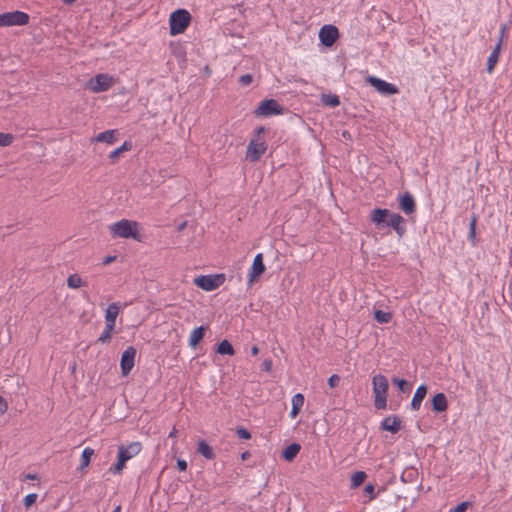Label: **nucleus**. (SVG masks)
Returning a JSON list of instances; mask_svg holds the SVG:
<instances>
[{
    "instance_id": "obj_1",
    "label": "nucleus",
    "mask_w": 512,
    "mask_h": 512,
    "mask_svg": "<svg viewBox=\"0 0 512 512\" xmlns=\"http://www.w3.org/2000/svg\"><path fill=\"white\" fill-rule=\"evenodd\" d=\"M370 221L378 228H392L399 238L406 233V220L399 213L391 212L386 208H375L370 213Z\"/></svg>"
},
{
    "instance_id": "obj_2",
    "label": "nucleus",
    "mask_w": 512,
    "mask_h": 512,
    "mask_svg": "<svg viewBox=\"0 0 512 512\" xmlns=\"http://www.w3.org/2000/svg\"><path fill=\"white\" fill-rule=\"evenodd\" d=\"M112 238H132L140 241L138 232V223L127 219H122L109 226Z\"/></svg>"
},
{
    "instance_id": "obj_3",
    "label": "nucleus",
    "mask_w": 512,
    "mask_h": 512,
    "mask_svg": "<svg viewBox=\"0 0 512 512\" xmlns=\"http://www.w3.org/2000/svg\"><path fill=\"white\" fill-rule=\"evenodd\" d=\"M142 445L140 442H131L129 445H120L118 447L117 462L110 467L109 471L113 474H120L125 468L126 462L141 452Z\"/></svg>"
},
{
    "instance_id": "obj_4",
    "label": "nucleus",
    "mask_w": 512,
    "mask_h": 512,
    "mask_svg": "<svg viewBox=\"0 0 512 512\" xmlns=\"http://www.w3.org/2000/svg\"><path fill=\"white\" fill-rule=\"evenodd\" d=\"M374 406L376 409H385L387 406V392L389 383L387 378L382 374H377L372 378Z\"/></svg>"
},
{
    "instance_id": "obj_5",
    "label": "nucleus",
    "mask_w": 512,
    "mask_h": 512,
    "mask_svg": "<svg viewBox=\"0 0 512 512\" xmlns=\"http://www.w3.org/2000/svg\"><path fill=\"white\" fill-rule=\"evenodd\" d=\"M191 22V15L185 9H178L171 13L169 18L170 34L172 36L182 34Z\"/></svg>"
},
{
    "instance_id": "obj_6",
    "label": "nucleus",
    "mask_w": 512,
    "mask_h": 512,
    "mask_svg": "<svg viewBox=\"0 0 512 512\" xmlns=\"http://www.w3.org/2000/svg\"><path fill=\"white\" fill-rule=\"evenodd\" d=\"M115 83L113 76L106 73H99L92 77L87 84L88 89L93 93L108 91Z\"/></svg>"
},
{
    "instance_id": "obj_7",
    "label": "nucleus",
    "mask_w": 512,
    "mask_h": 512,
    "mask_svg": "<svg viewBox=\"0 0 512 512\" xmlns=\"http://www.w3.org/2000/svg\"><path fill=\"white\" fill-rule=\"evenodd\" d=\"M284 108L275 99H266L259 103L258 107L254 110L255 117H269L273 115H280Z\"/></svg>"
},
{
    "instance_id": "obj_8",
    "label": "nucleus",
    "mask_w": 512,
    "mask_h": 512,
    "mask_svg": "<svg viewBox=\"0 0 512 512\" xmlns=\"http://www.w3.org/2000/svg\"><path fill=\"white\" fill-rule=\"evenodd\" d=\"M29 15L22 11H12L0 14V27L24 26L29 23Z\"/></svg>"
},
{
    "instance_id": "obj_9",
    "label": "nucleus",
    "mask_w": 512,
    "mask_h": 512,
    "mask_svg": "<svg viewBox=\"0 0 512 512\" xmlns=\"http://www.w3.org/2000/svg\"><path fill=\"white\" fill-rule=\"evenodd\" d=\"M225 282L224 274L201 275L195 278L194 284L205 291H213Z\"/></svg>"
},
{
    "instance_id": "obj_10",
    "label": "nucleus",
    "mask_w": 512,
    "mask_h": 512,
    "mask_svg": "<svg viewBox=\"0 0 512 512\" xmlns=\"http://www.w3.org/2000/svg\"><path fill=\"white\" fill-rule=\"evenodd\" d=\"M267 150V144L263 138H251L247 149L246 158L252 162H258Z\"/></svg>"
},
{
    "instance_id": "obj_11",
    "label": "nucleus",
    "mask_w": 512,
    "mask_h": 512,
    "mask_svg": "<svg viewBox=\"0 0 512 512\" xmlns=\"http://www.w3.org/2000/svg\"><path fill=\"white\" fill-rule=\"evenodd\" d=\"M366 81L382 95L390 96L399 92L397 86L375 76H368Z\"/></svg>"
},
{
    "instance_id": "obj_12",
    "label": "nucleus",
    "mask_w": 512,
    "mask_h": 512,
    "mask_svg": "<svg viewBox=\"0 0 512 512\" xmlns=\"http://www.w3.org/2000/svg\"><path fill=\"white\" fill-rule=\"evenodd\" d=\"M136 349L133 346L127 347L121 355L120 368L123 376H127L134 367Z\"/></svg>"
},
{
    "instance_id": "obj_13",
    "label": "nucleus",
    "mask_w": 512,
    "mask_h": 512,
    "mask_svg": "<svg viewBox=\"0 0 512 512\" xmlns=\"http://www.w3.org/2000/svg\"><path fill=\"white\" fill-rule=\"evenodd\" d=\"M338 37L339 31L334 25H324L319 31L320 42L326 47H331Z\"/></svg>"
},
{
    "instance_id": "obj_14",
    "label": "nucleus",
    "mask_w": 512,
    "mask_h": 512,
    "mask_svg": "<svg viewBox=\"0 0 512 512\" xmlns=\"http://www.w3.org/2000/svg\"><path fill=\"white\" fill-rule=\"evenodd\" d=\"M398 205H399V209L405 215L414 214L417 209L416 201H415L413 195L408 191H406L403 194H400L398 196Z\"/></svg>"
},
{
    "instance_id": "obj_15",
    "label": "nucleus",
    "mask_w": 512,
    "mask_h": 512,
    "mask_svg": "<svg viewBox=\"0 0 512 512\" xmlns=\"http://www.w3.org/2000/svg\"><path fill=\"white\" fill-rule=\"evenodd\" d=\"M505 32H506V25H502L498 42H497L496 46L494 47L493 51L491 52V54L489 55L488 60H487V71L488 72H492L498 62Z\"/></svg>"
},
{
    "instance_id": "obj_16",
    "label": "nucleus",
    "mask_w": 512,
    "mask_h": 512,
    "mask_svg": "<svg viewBox=\"0 0 512 512\" xmlns=\"http://www.w3.org/2000/svg\"><path fill=\"white\" fill-rule=\"evenodd\" d=\"M266 270L263 262V254L258 253L253 260L252 267L248 273L249 282L252 283L255 279L261 276Z\"/></svg>"
},
{
    "instance_id": "obj_17",
    "label": "nucleus",
    "mask_w": 512,
    "mask_h": 512,
    "mask_svg": "<svg viewBox=\"0 0 512 512\" xmlns=\"http://www.w3.org/2000/svg\"><path fill=\"white\" fill-rule=\"evenodd\" d=\"M380 429L383 431L391 432L392 434L398 433L401 429L400 418L396 415L387 416L382 420Z\"/></svg>"
},
{
    "instance_id": "obj_18",
    "label": "nucleus",
    "mask_w": 512,
    "mask_h": 512,
    "mask_svg": "<svg viewBox=\"0 0 512 512\" xmlns=\"http://www.w3.org/2000/svg\"><path fill=\"white\" fill-rule=\"evenodd\" d=\"M118 134L119 132L116 129L106 130L93 137L91 142H103L112 145L117 141Z\"/></svg>"
},
{
    "instance_id": "obj_19",
    "label": "nucleus",
    "mask_w": 512,
    "mask_h": 512,
    "mask_svg": "<svg viewBox=\"0 0 512 512\" xmlns=\"http://www.w3.org/2000/svg\"><path fill=\"white\" fill-rule=\"evenodd\" d=\"M427 392H428V388L424 384L420 385L416 389L414 396L412 398L411 404H410L412 410L417 411L420 409L421 403L424 400V398L426 397Z\"/></svg>"
},
{
    "instance_id": "obj_20",
    "label": "nucleus",
    "mask_w": 512,
    "mask_h": 512,
    "mask_svg": "<svg viewBox=\"0 0 512 512\" xmlns=\"http://www.w3.org/2000/svg\"><path fill=\"white\" fill-rule=\"evenodd\" d=\"M432 410L436 413H441L447 410L448 402L446 395L442 392L437 393L432 398Z\"/></svg>"
},
{
    "instance_id": "obj_21",
    "label": "nucleus",
    "mask_w": 512,
    "mask_h": 512,
    "mask_svg": "<svg viewBox=\"0 0 512 512\" xmlns=\"http://www.w3.org/2000/svg\"><path fill=\"white\" fill-rule=\"evenodd\" d=\"M206 327L205 326H199L195 328L189 337V346L192 348H196L197 345L203 340L205 336Z\"/></svg>"
},
{
    "instance_id": "obj_22",
    "label": "nucleus",
    "mask_w": 512,
    "mask_h": 512,
    "mask_svg": "<svg viewBox=\"0 0 512 512\" xmlns=\"http://www.w3.org/2000/svg\"><path fill=\"white\" fill-rule=\"evenodd\" d=\"M197 452L208 460H213L216 457L213 448L203 439L198 441Z\"/></svg>"
},
{
    "instance_id": "obj_23",
    "label": "nucleus",
    "mask_w": 512,
    "mask_h": 512,
    "mask_svg": "<svg viewBox=\"0 0 512 512\" xmlns=\"http://www.w3.org/2000/svg\"><path fill=\"white\" fill-rule=\"evenodd\" d=\"M120 312V307L117 303L109 304L105 313V323L115 326L116 318Z\"/></svg>"
},
{
    "instance_id": "obj_24",
    "label": "nucleus",
    "mask_w": 512,
    "mask_h": 512,
    "mask_svg": "<svg viewBox=\"0 0 512 512\" xmlns=\"http://www.w3.org/2000/svg\"><path fill=\"white\" fill-rule=\"evenodd\" d=\"M301 450V446L300 444L298 443H292L290 445H288L282 452V457L286 460V461H292L296 458V456L298 455V453L300 452Z\"/></svg>"
},
{
    "instance_id": "obj_25",
    "label": "nucleus",
    "mask_w": 512,
    "mask_h": 512,
    "mask_svg": "<svg viewBox=\"0 0 512 512\" xmlns=\"http://www.w3.org/2000/svg\"><path fill=\"white\" fill-rule=\"evenodd\" d=\"M132 148V143L129 141H125L119 148L111 151L109 153V159L112 164H115L118 162L120 155L123 152L129 151Z\"/></svg>"
},
{
    "instance_id": "obj_26",
    "label": "nucleus",
    "mask_w": 512,
    "mask_h": 512,
    "mask_svg": "<svg viewBox=\"0 0 512 512\" xmlns=\"http://www.w3.org/2000/svg\"><path fill=\"white\" fill-rule=\"evenodd\" d=\"M321 101L325 106L335 108L340 105V98L336 94H322Z\"/></svg>"
},
{
    "instance_id": "obj_27",
    "label": "nucleus",
    "mask_w": 512,
    "mask_h": 512,
    "mask_svg": "<svg viewBox=\"0 0 512 512\" xmlns=\"http://www.w3.org/2000/svg\"><path fill=\"white\" fill-rule=\"evenodd\" d=\"M217 353L221 354V355H229V356H232L235 354V350L232 346V344L224 339L222 340L218 346H217Z\"/></svg>"
},
{
    "instance_id": "obj_28",
    "label": "nucleus",
    "mask_w": 512,
    "mask_h": 512,
    "mask_svg": "<svg viewBox=\"0 0 512 512\" xmlns=\"http://www.w3.org/2000/svg\"><path fill=\"white\" fill-rule=\"evenodd\" d=\"M417 476H418V471L415 468L411 467V468L405 469L402 472L400 479L404 483H413L416 481Z\"/></svg>"
},
{
    "instance_id": "obj_29",
    "label": "nucleus",
    "mask_w": 512,
    "mask_h": 512,
    "mask_svg": "<svg viewBox=\"0 0 512 512\" xmlns=\"http://www.w3.org/2000/svg\"><path fill=\"white\" fill-rule=\"evenodd\" d=\"M93 455H94V450L92 448H90V447L84 448V450L82 451V454H81V459H80V462H81L80 466H79L80 470L89 466L91 457Z\"/></svg>"
},
{
    "instance_id": "obj_30",
    "label": "nucleus",
    "mask_w": 512,
    "mask_h": 512,
    "mask_svg": "<svg viewBox=\"0 0 512 512\" xmlns=\"http://www.w3.org/2000/svg\"><path fill=\"white\" fill-rule=\"evenodd\" d=\"M114 328H115L114 325L106 324L105 323V329L101 333L99 338L97 339V342L102 343V344L108 343L111 340V338H112V334H113Z\"/></svg>"
},
{
    "instance_id": "obj_31",
    "label": "nucleus",
    "mask_w": 512,
    "mask_h": 512,
    "mask_svg": "<svg viewBox=\"0 0 512 512\" xmlns=\"http://www.w3.org/2000/svg\"><path fill=\"white\" fill-rule=\"evenodd\" d=\"M392 383L396 385L400 392L408 393L411 390L412 385L405 379L393 377Z\"/></svg>"
},
{
    "instance_id": "obj_32",
    "label": "nucleus",
    "mask_w": 512,
    "mask_h": 512,
    "mask_svg": "<svg viewBox=\"0 0 512 512\" xmlns=\"http://www.w3.org/2000/svg\"><path fill=\"white\" fill-rule=\"evenodd\" d=\"M367 474L364 471H357L351 477V487L358 488L366 480Z\"/></svg>"
},
{
    "instance_id": "obj_33",
    "label": "nucleus",
    "mask_w": 512,
    "mask_h": 512,
    "mask_svg": "<svg viewBox=\"0 0 512 512\" xmlns=\"http://www.w3.org/2000/svg\"><path fill=\"white\" fill-rule=\"evenodd\" d=\"M374 319L381 324H387L391 321L392 314L390 312H384L382 310H375Z\"/></svg>"
},
{
    "instance_id": "obj_34",
    "label": "nucleus",
    "mask_w": 512,
    "mask_h": 512,
    "mask_svg": "<svg viewBox=\"0 0 512 512\" xmlns=\"http://www.w3.org/2000/svg\"><path fill=\"white\" fill-rule=\"evenodd\" d=\"M83 285L82 278L78 274H72L67 279V286L71 289H77Z\"/></svg>"
},
{
    "instance_id": "obj_35",
    "label": "nucleus",
    "mask_w": 512,
    "mask_h": 512,
    "mask_svg": "<svg viewBox=\"0 0 512 512\" xmlns=\"http://www.w3.org/2000/svg\"><path fill=\"white\" fill-rule=\"evenodd\" d=\"M476 222H477V218L474 215L469 224V235H468V237L471 240L473 245L476 244Z\"/></svg>"
},
{
    "instance_id": "obj_36",
    "label": "nucleus",
    "mask_w": 512,
    "mask_h": 512,
    "mask_svg": "<svg viewBox=\"0 0 512 512\" xmlns=\"http://www.w3.org/2000/svg\"><path fill=\"white\" fill-rule=\"evenodd\" d=\"M14 136L10 133L0 132V147H6L12 144Z\"/></svg>"
},
{
    "instance_id": "obj_37",
    "label": "nucleus",
    "mask_w": 512,
    "mask_h": 512,
    "mask_svg": "<svg viewBox=\"0 0 512 512\" xmlns=\"http://www.w3.org/2000/svg\"><path fill=\"white\" fill-rule=\"evenodd\" d=\"M304 396L301 393H297L292 397V407L301 410L304 405Z\"/></svg>"
},
{
    "instance_id": "obj_38",
    "label": "nucleus",
    "mask_w": 512,
    "mask_h": 512,
    "mask_svg": "<svg viewBox=\"0 0 512 512\" xmlns=\"http://www.w3.org/2000/svg\"><path fill=\"white\" fill-rule=\"evenodd\" d=\"M236 434L240 439L249 440L251 438V433L244 427H238L236 429Z\"/></svg>"
},
{
    "instance_id": "obj_39",
    "label": "nucleus",
    "mask_w": 512,
    "mask_h": 512,
    "mask_svg": "<svg viewBox=\"0 0 512 512\" xmlns=\"http://www.w3.org/2000/svg\"><path fill=\"white\" fill-rule=\"evenodd\" d=\"M364 492L369 495L370 500H373L377 497V494L375 493V486L372 483H368L365 486Z\"/></svg>"
},
{
    "instance_id": "obj_40",
    "label": "nucleus",
    "mask_w": 512,
    "mask_h": 512,
    "mask_svg": "<svg viewBox=\"0 0 512 512\" xmlns=\"http://www.w3.org/2000/svg\"><path fill=\"white\" fill-rule=\"evenodd\" d=\"M253 77L251 74H244L239 77L238 82L241 86H248L252 83Z\"/></svg>"
},
{
    "instance_id": "obj_41",
    "label": "nucleus",
    "mask_w": 512,
    "mask_h": 512,
    "mask_svg": "<svg viewBox=\"0 0 512 512\" xmlns=\"http://www.w3.org/2000/svg\"><path fill=\"white\" fill-rule=\"evenodd\" d=\"M37 494L36 493H30L28 495L25 496L24 498V505L25 507H30L31 505H33L36 500H37Z\"/></svg>"
},
{
    "instance_id": "obj_42",
    "label": "nucleus",
    "mask_w": 512,
    "mask_h": 512,
    "mask_svg": "<svg viewBox=\"0 0 512 512\" xmlns=\"http://www.w3.org/2000/svg\"><path fill=\"white\" fill-rule=\"evenodd\" d=\"M469 505L470 503L467 501L461 502L455 508L451 509L449 512H466Z\"/></svg>"
},
{
    "instance_id": "obj_43",
    "label": "nucleus",
    "mask_w": 512,
    "mask_h": 512,
    "mask_svg": "<svg viewBox=\"0 0 512 512\" xmlns=\"http://www.w3.org/2000/svg\"><path fill=\"white\" fill-rule=\"evenodd\" d=\"M340 382V377L337 374H333L328 379V385L330 388H335Z\"/></svg>"
},
{
    "instance_id": "obj_44",
    "label": "nucleus",
    "mask_w": 512,
    "mask_h": 512,
    "mask_svg": "<svg viewBox=\"0 0 512 512\" xmlns=\"http://www.w3.org/2000/svg\"><path fill=\"white\" fill-rule=\"evenodd\" d=\"M273 362L271 359H265L261 364V370L269 372L272 369Z\"/></svg>"
},
{
    "instance_id": "obj_45",
    "label": "nucleus",
    "mask_w": 512,
    "mask_h": 512,
    "mask_svg": "<svg viewBox=\"0 0 512 512\" xmlns=\"http://www.w3.org/2000/svg\"><path fill=\"white\" fill-rule=\"evenodd\" d=\"M265 127L264 126H258L255 130H254V134H253V137L252 138H262V134L265 132Z\"/></svg>"
},
{
    "instance_id": "obj_46",
    "label": "nucleus",
    "mask_w": 512,
    "mask_h": 512,
    "mask_svg": "<svg viewBox=\"0 0 512 512\" xmlns=\"http://www.w3.org/2000/svg\"><path fill=\"white\" fill-rule=\"evenodd\" d=\"M8 405L6 400L0 396V415L7 411Z\"/></svg>"
},
{
    "instance_id": "obj_47",
    "label": "nucleus",
    "mask_w": 512,
    "mask_h": 512,
    "mask_svg": "<svg viewBox=\"0 0 512 512\" xmlns=\"http://www.w3.org/2000/svg\"><path fill=\"white\" fill-rule=\"evenodd\" d=\"M177 468L180 471H186L187 470V462L184 459H177Z\"/></svg>"
},
{
    "instance_id": "obj_48",
    "label": "nucleus",
    "mask_w": 512,
    "mask_h": 512,
    "mask_svg": "<svg viewBox=\"0 0 512 512\" xmlns=\"http://www.w3.org/2000/svg\"><path fill=\"white\" fill-rule=\"evenodd\" d=\"M115 260H116V256H110L109 255V256H106V257L103 258L102 264L104 266H106V265H109L110 263H112Z\"/></svg>"
},
{
    "instance_id": "obj_49",
    "label": "nucleus",
    "mask_w": 512,
    "mask_h": 512,
    "mask_svg": "<svg viewBox=\"0 0 512 512\" xmlns=\"http://www.w3.org/2000/svg\"><path fill=\"white\" fill-rule=\"evenodd\" d=\"M300 410L297 408L292 407L290 411V417L295 418L299 414Z\"/></svg>"
},
{
    "instance_id": "obj_50",
    "label": "nucleus",
    "mask_w": 512,
    "mask_h": 512,
    "mask_svg": "<svg viewBox=\"0 0 512 512\" xmlns=\"http://www.w3.org/2000/svg\"><path fill=\"white\" fill-rule=\"evenodd\" d=\"M25 479L36 480L38 479V476L36 474H26Z\"/></svg>"
},
{
    "instance_id": "obj_51",
    "label": "nucleus",
    "mask_w": 512,
    "mask_h": 512,
    "mask_svg": "<svg viewBox=\"0 0 512 512\" xmlns=\"http://www.w3.org/2000/svg\"><path fill=\"white\" fill-rule=\"evenodd\" d=\"M258 353H259V348L256 345L252 346L251 354L256 356Z\"/></svg>"
},
{
    "instance_id": "obj_52",
    "label": "nucleus",
    "mask_w": 512,
    "mask_h": 512,
    "mask_svg": "<svg viewBox=\"0 0 512 512\" xmlns=\"http://www.w3.org/2000/svg\"><path fill=\"white\" fill-rule=\"evenodd\" d=\"M250 457V452L249 451H245L241 454V459L242 460H246Z\"/></svg>"
},
{
    "instance_id": "obj_53",
    "label": "nucleus",
    "mask_w": 512,
    "mask_h": 512,
    "mask_svg": "<svg viewBox=\"0 0 512 512\" xmlns=\"http://www.w3.org/2000/svg\"><path fill=\"white\" fill-rule=\"evenodd\" d=\"M187 226V222L184 221L183 223H181L178 227H177V230L178 231H182L185 229V227Z\"/></svg>"
},
{
    "instance_id": "obj_54",
    "label": "nucleus",
    "mask_w": 512,
    "mask_h": 512,
    "mask_svg": "<svg viewBox=\"0 0 512 512\" xmlns=\"http://www.w3.org/2000/svg\"><path fill=\"white\" fill-rule=\"evenodd\" d=\"M177 434V430L175 428L172 429V431L169 433V437L172 438V437H175Z\"/></svg>"
},
{
    "instance_id": "obj_55",
    "label": "nucleus",
    "mask_w": 512,
    "mask_h": 512,
    "mask_svg": "<svg viewBox=\"0 0 512 512\" xmlns=\"http://www.w3.org/2000/svg\"><path fill=\"white\" fill-rule=\"evenodd\" d=\"M75 1H76V0H63V2H64L65 4H68V5H70V4H72V3H74Z\"/></svg>"
},
{
    "instance_id": "obj_56",
    "label": "nucleus",
    "mask_w": 512,
    "mask_h": 512,
    "mask_svg": "<svg viewBox=\"0 0 512 512\" xmlns=\"http://www.w3.org/2000/svg\"><path fill=\"white\" fill-rule=\"evenodd\" d=\"M405 508H396L394 511H388V512H404Z\"/></svg>"
},
{
    "instance_id": "obj_57",
    "label": "nucleus",
    "mask_w": 512,
    "mask_h": 512,
    "mask_svg": "<svg viewBox=\"0 0 512 512\" xmlns=\"http://www.w3.org/2000/svg\"><path fill=\"white\" fill-rule=\"evenodd\" d=\"M112 512H121V506H116Z\"/></svg>"
},
{
    "instance_id": "obj_58",
    "label": "nucleus",
    "mask_w": 512,
    "mask_h": 512,
    "mask_svg": "<svg viewBox=\"0 0 512 512\" xmlns=\"http://www.w3.org/2000/svg\"><path fill=\"white\" fill-rule=\"evenodd\" d=\"M399 500H400V497H399V496H396V497L394 498V505H396V504H397V502H398Z\"/></svg>"
},
{
    "instance_id": "obj_59",
    "label": "nucleus",
    "mask_w": 512,
    "mask_h": 512,
    "mask_svg": "<svg viewBox=\"0 0 512 512\" xmlns=\"http://www.w3.org/2000/svg\"><path fill=\"white\" fill-rule=\"evenodd\" d=\"M346 133H347L346 131H344V132H343V136H344V137H347V134H346Z\"/></svg>"
},
{
    "instance_id": "obj_60",
    "label": "nucleus",
    "mask_w": 512,
    "mask_h": 512,
    "mask_svg": "<svg viewBox=\"0 0 512 512\" xmlns=\"http://www.w3.org/2000/svg\"><path fill=\"white\" fill-rule=\"evenodd\" d=\"M346 133H347L346 131H344V132H343V136H344V137H347V134H346Z\"/></svg>"
}]
</instances>
